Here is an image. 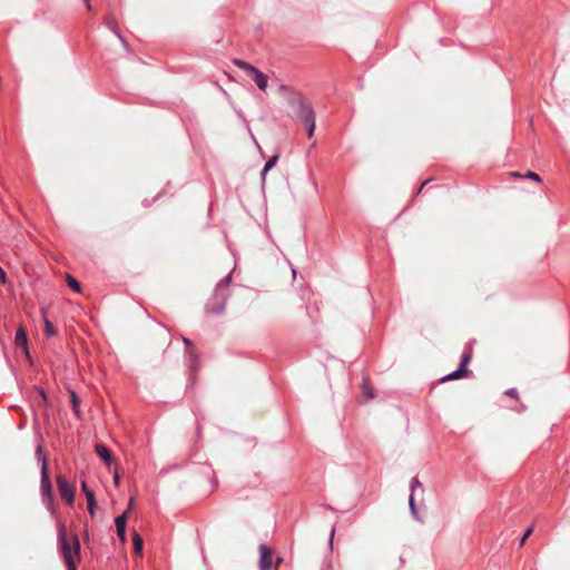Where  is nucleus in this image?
<instances>
[{
  "label": "nucleus",
  "mask_w": 570,
  "mask_h": 570,
  "mask_svg": "<svg viewBox=\"0 0 570 570\" xmlns=\"http://www.w3.org/2000/svg\"><path fill=\"white\" fill-rule=\"evenodd\" d=\"M58 541L67 570H77L80 561V541L76 534H68L63 523L58 524Z\"/></svg>",
  "instance_id": "nucleus-1"
},
{
  "label": "nucleus",
  "mask_w": 570,
  "mask_h": 570,
  "mask_svg": "<svg viewBox=\"0 0 570 570\" xmlns=\"http://www.w3.org/2000/svg\"><path fill=\"white\" fill-rule=\"evenodd\" d=\"M297 110L296 116L301 122L306 127L307 136L311 138L315 131V114L312 106L303 98L296 100Z\"/></svg>",
  "instance_id": "nucleus-2"
},
{
  "label": "nucleus",
  "mask_w": 570,
  "mask_h": 570,
  "mask_svg": "<svg viewBox=\"0 0 570 570\" xmlns=\"http://www.w3.org/2000/svg\"><path fill=\"white\" fill-rule=\"evenodd\" d=\"M234 63L242 70H244L249 77L250 79L257 85V87L265 91L266 88H267V76L265 73H263L261 70H258L256 67H254L253 65L244 61V60H240V59H235L234 60Z\"/></svg>",
  "instance_id": "nucleus-3"
},
{
  "label": "nucleus",
  "mask_w": 570,
  "mask_h": 570,
  "mask_svg": "<svg viewBox=\"0 0 570 570\" xmlns=\"http://www.w3.org/2000/svg\"><path fill=\"white\" fill-rule=\"evenodd\" d=\"M226 288L225 287H217L215 296L213 297V301L207 304L206 311L212 314H218L223 312L225 308L226 303Z\"/></svg>",
  "instance_id": "nucleus-4"
},
{
  "label": "nucleus",
  "mask_w": 570,
  "mask_h": 570,
  "mask_svg": "<svg viewBox=\"0 0 570 570\" xmlns=\"http://www.w3.org/2000/svg\"><path fill=\"white\" fill-rule=\"evenodd\" d=\"M41 492L42 495L47 498L49 502H51L52 487L49 479L47 458H43L41 462Z\"/></svg>",
  "instance_id": "nucleus-5"
},
{
  "label": "nucleus",
  "mask_w": 570,
  "mask_h": 570,
  "mask_svg": "<svg viewBox=\"0 0 570 570\" xmlns=\"http://www.w3.org/2000/svg\"><path fill=\"white\" fill-rule=\"evenodd\" d=\"M57 487L61 497L68 504H72L75 500V488L62 475H57Z\"/></svg>",
  "instance_id": "nucleus-6"
},
{
  "label": "nucleus",
  "mask_w": 570,
  "mask_h": 570,
  "mask_svg": "<svg viewBox=\"0 0 570 570\" xmlns=\"http://www.w3.org/2000/svg\"><path fill=\"white\" fill-rule=\"evenodd\" d=\"M272 567V553L271 550L264 546H259V569L269 570Z\"/></svg>",
  "instance_id": "nucleus-7"
},
{
  "label": "nucleus",
  "mask_w": 570,
  "mask_h": 570,
  "mask_svg": "<svg viewBox=\"0 0 570 570\" xmlns=\"http://www.w3.org/2000/svg\"><path fill=\"white\" fill-rule=\"evenodd\" d=\"M14 344L18 347L23 348L26 351V354L28 355V350H27L28 338H27V333H26V331H24V328L22 326H20L17 330V333H16V336H14Z\"/></svg>",
  "instance_id": "nucleus-8"
},
{
  "label": "nucleus",
  "mask_w": 570,
  "mask_h": 570,
  "mask_svg": "<svg viewBox=\"0 0 570 570\" xmlns=\"http://www.w3.org/2000/svg\"><path fill=\"white\" fill-rule=\"evenodd\" d=\"M96 453L97 455L107 464L110 465L112 462L111 453L110 451L102 444L96 445Z\"/></svg>",
  "instance_id": "nucleus-9"
},
{
  "label": "nucleus",
  "mask_w": 570,
  "mask_h": 570,
  "mask_svg": "<svg viewBox=\"0 0 570 570\" xmlns=\"http://www.w3.org/2000/svg\"><path fill=\"white\" fill-rule=\"evenodd\" d=\"M132 543H134V553H135V556L138 557V558H141V556H142V548H144V541H142V538L137 532H134Z\"/></svg>",
  "instance_id": "nucleus-10"
},
{
  "label": "nucleus",
  "mask_w": 570,
  "mask_h": 570,
  "mask_svg": "<svg viewBox=\"0 0 570 570\" xmlns=\"http://www.w3.org/2000/svg\"><path fill=\"white\" fill-rule=\"evenodd\" d=\"M278 156H273L264 166L262 171V181H265L266 174L276 165Z\"/></svg>",
  "instance_id": "nucleus-11"
},
{
  "label": "nucleus",
  "mask_w": 570,
  "mask_h": 570,
  "mask_svg": "<svg viewBox=\"0 0 570 570\" xmlns=\"http://www.w3.org/2000/svg\"><path fill=\"white\" fill-rule=\"evenodd\" d=\"M126 522H127V511H125L121 515H118L115 519V525L116 530H126Z\"/></svg>",
  "instance_id": "nucleus-12"
},
{
  "label": "nucleus",
  "mask_w": 570,
  "mask_h": 570,
  "mask_svg": "<svg viewBox=\"0 0 570 570\" xmlns=\"http://www.w3.org/2000/svg\"><path fill=\"white\" fill-rule=\"evenodd\" d=\"M362 394L365 397V400H370L374 397L373 391L366 380L363 381L362 384Z\"/></svg>",
  "instance_id": "nucleus-13"
},
{
  "label": "nucleus",
  "mask_w": 570,
  "mask_h": 570,
  "mask_svg": "<svg viewBox=\"0 0 570 570\" xmlns=\"http://www.w3.org/2000/svg\"><path fill=\"white\" fill-rule=\"evenodd\" d=\"M86 499H87L88 511L90 512V514H94L95 513V507H96V501H95L94 492H88L87 495H86Z\"/></svg>",
  "instance_id": "nucleus-14"
},
{
  "label": "nucleus",
  "mask_w": 570,
  "mask_h": 570,
  "mask_svg": "<svg viewBox=\"0 0 570 570\" xmlns=\"http://www.w3.org/2000/svg\"><path fill=\"white\" fill-rule=\"evenodd\" d=\"M466 372V370H463L459 366V368L451 374L446 375L443 381H451V380H458L462 377V375Z\"/></svg>",
  "instance_id": "nucleus-15"
},
{
  "label": "nucleus",
  "mask_w": 570,
  "mask_h": 570,
  "mask_svg": "<svg viewBox=\"0 0 570 570\" xmlns=\"http://www.w3.org/2000/svg\"><path fill=\"white\" fill-rule=\"evenodd\" d=\"M45 334L48 337L53 336L56 334L53 324L47 318L45 320Z\"/></svg>",
  "instance_id": "nucleus-16"
},
{
  "label": "nucleus",
  "mask_w": 570,
  "mask_h": 570,
  "mask_svg": "<svg viewBox=\"0 0 570 570\" xmlns=\"http://www.w3.org/2000/svg\"><path fill=\"white\" fill-rule=\"evenodd\" d=\"M67 283H68V286L70 288H72L73 291L76 292H79L80 291V285L79 283L77 282V279H75L72 276L68 275L67 277Z\"/></svg>",
  "instance_id": "nucleus-17"
},
{
  "label": "nucleus",
  "mask_w": 570,
  "mask_h": 570,
  "mask_svg": "<svg viewBox=\"0 0 570 570\" xmlns=\"http://www.w3.org/2000/svg\"><path fill=\"white\" fill-rule=\"evenodd\" d=\"M409 505H410V510H411L412 515L415 519H419L417 518V511H416V508H415V504H414V495L413 494H411L410 498H409Z\"/></svg>",
  "instance_id": "nucleus-18"
},
{
  "label": "nucleus",
  "mask_w": 570,
  "mask_h": 570,
  "mask_svg": "<svg viewBox=\"0 0 570 570\" xmlns=\"http://www.w3.org/2000/svg\"><path fill=\"white\" fill-rule=\"evenodd\" d=\"M107 23H108V26H109V27L115 31V33H116V35H117V37L121 40V42L126 46L127 43H126L125 39L122 38V36L119 33V31H118V29H117L116 24L114 23V21L109 19V20L107 21Z\"/></svg>",
  "instance_id": "nucleus-19"
},
{
  "label": "nucleus",
  "mask_w": 570,
  "mask_h": 570,
  "mask_svg": "<svg viewBox=\"0 0 570 570\" xmlns=\"http://www.w3.org/2000/svg\"><path fill=\"white\" fill-rule=\"evenodd\" d=\"M422 484L421 482L419 481V479L415 476L411 480V483H410V489H411V494L414 495V491L416 488H421Z\"/></svg>",
  "instance_id": "nucleus-20"
},
{
  "label": "nucleus",
  "mask_w": 570,
  "mask_h": 570,
  "mask_svg": "<svg viewBox=\"0 0 570 570\" xmlns=\"http://www.w3.org/2000/svg\"><path fill=\"white\" fill-rule=\"evenodd\" d=\"M471 360V354L470 353H464L462 355V360H461V363H460V367L465 370V366L468 365V363L470 362Z\"/></svg>",
  "instance_id": "nucleus-21"
},
{
  "label": "nucleus",
  "mask_w": 570,
  "mask_h": 570,
  "mask_svg": "<svg viewBox=\"0 0 570 570\" xmlns=\"http://www.w3.org/2000/svg\"><path fill=\"white\" fill-rule=\"evenodd\" d=\"M532 531H533V527H530V528L527 529V531L524 532L523 537L520 540V546L524 544L525 540L530 537Z\"/></svg>",
  "instance_id": "nucleus-22"
},
{
  "label": "nucleus",
  "mask_w": 570,
  "mask_h": 570,
  "mask_svg": "<svg viewBox=\"0 0 570 570\" xmlns=\"http://www.w3.org/2000/svg\"><path fill=\"white\" fill-rule=\"evenodd\" d=\"M527 178H530L534 181H541V178L538 174L533 173V171H529L527 175H525Z\"/></svg>",
  "instance_id": "nucleus-23"
},
{
  "label": "nucleus",
  "mask_w": 570,
  "mask_h": 570,
  "mask_svg": "<svg viewBox=\"0 0 570 570\" xmlns=\"http://www.w3.org/2000/svg\"><path fill=\"white\" fill-rule=\"evenodd\" d=\"M117 535L120 539L121 542L126 541V530H117Z\"/></svg>",
  "instance_id": "nucleus-24"
},
{
  "label": "nucleus",
  "mask_w": 570,
  "mask_h": 570,
  "mask_svg": "<svg viewBox=\"0 0 570 570\" xmlns=\"http://www.w3.org/2000/svg\"><path fill=\"white\" fill-rule=\"evenodd\" d=\"M0 281L6 284L7 283V275L2 267H0Z\"/></svg>",
  "instance_id": "nucleus-25"
},
{
  "label": "nucleus",
  "mask_w": 570,
  "mask_h": 570,
  "mask_svg": "<svg viewBox=\"0 0 570 570\" xmlns=\"http://www.w3.org/2000/svg\"><path fill=\"white\" fill-rule=\"evenodd\" d=\"M188 355H189V358H190V361H191L193 363H194V362H196V357H197V356H196V353H195V351H194V350H189V351H188Z\"/></svg>",
  "instance_id": "nucleus-26"
},
{
  "label": "nucleus",
  "mask_w": 570,
  "mask_h": 570,
  "mask_svg": "<svg viewBox=\"0 0 570 570\" xmlns=\"http://www.w3.org/2000/svg\"><path fill=\"white\" fill-rule=\"evenodd\" d=\"M508 395L512 396V397H517L518 396V392L515 389H510L505 392Z\"/></svg>",
  "instance_id": "nucleus-27"
},
{
  "label": "nucleus",
  "mask_w": 570,
  "mask_h": 570,
  "mask_svg": "<svg viewBox=\"0 0 570 570\" xmlns=\"http://www.w3.org/2000/svg\"><path fill=\"white\" fill-rule=\"evenodd\" d=\"M36 454H37L39 458H41V460H42L43 458H46V455H42V448H41V445H39V446L37 448Z\"/></svg>",
  "instance_id": "nucleus-28"
},
{
  "label": "nucleus",
  "mask_w": 570,
  "mask_h": 570,
  "mask_svg": "<svg viewBox=\"0 0 570 570\" xmlns=\"http://www.w3.org/2000/svg\"><path fill=\"white\" fill-rule=\"evenodd\" d=\"M81 490H82V492L85 493V495H87V493H88V492H91V491L88 489V487H87L86 482H82V483H81Z\"/></svg>",
  "instance_id": "nucleus-29"
},
{
  "label": "nucleus",
  "mask_w": 570,
  "mask_h": 570,
  "mask_svg": "<svg viewBox=\"0 0 570 570\" xmlns=\"http://www.w3.org/2000/svg\"><path fill=\"white\" fill-rule=\"evenodd\" d=\"M334 533H335V529L333 528L331 530V534H330V544H332V542H333Z\"/></svg>",
  "instance_id": "nucleus-30"
},
{
  "label": "nucleus",
  "mask_w": 570,
  "mask_h": 570,
  "mask_svg": "<svg viewBox=\"0 0 570 570\" xmlns=\"http://www.w3.org/2000/svg\"><path fill=\"white\" fill-rule=\"evenodd\" d=\"M87 9L90 11L91 10V4H90V0H83Z\"/></svg>",
  "instance_id": "nucleus-31"
},
{
  "label": "nucleus",
  "mask_w": 570,
  "mask_h": 570,
  "mask_svg": "<svg viewBox=\"0 0 570 570\" xmlns=\"http://www.w3.org/2000/svg\"><path fill=\"white\" fill-rule=\"evenodd\" d=\"M428 184H429V180H425V181L421 185V187H420V190H419V191H422V189H423Z\"/></svg>",
  "instance_id": "nucleus-32"
},
{
  "label": "nucleus",
  "mask_w": 570,
  "mask_h": 570,
  "mask_svg": "<svg viewBox=\"0 0 570 570\" xmlns=\"http://www.w3.org/2000/svg\"><path fill=\"white\" fill-rule=\"evenodd\" d=\"M184 343H185L186 346H190L191 345V342L188 338H184Z\"/></svg>",
  "instance_id": "nucleus-33"
},
{
  "label": "nucleus",
  "mask_w": 570,
  "mask_h": 570,
  "mask_svg": "<svg viewBox=\"0 0 570 570\" xmlns=\"http://www.w3.org/2000/svg\"><path fill=\"white\" fill-rule=\"evenodd\" d=\"M132 504H134V499L131 498L130 501H129V507H128L127 512L132 508Z\"/></svg>",
  "instance_id": "nucleus-34"
},
{
  "label": "nucleus",
  "mask_w": 570,
  "mask_h": 570,
  "mask_svg": "<svg viewBox=\"0 0 570 570\" xmlns=\"http://www.w3.org/2000/svg\"><path fill=\"white\" fill-rule=\"evenodd\" d=\"M114 480H115V483H116V484H118V483H119V476H118V474H116V475H115V479H114Z\"/></svg>",
  "instance_id": "nucleus-35"
},
{
  "label": "nucleus",
  "mask_w": 570,
  "mask_h": 570,
  "mask_svg": "<svg viewBox=\"0 0 570 570\" xmlns=\"http://www.w3.org/2000/svg\"><path fill=\"white\" fill-rule=\"evenodd\" d=\"M71 396H72L73 403L77 402L76 394L73 392L71 393Z\"/></svg>",
  "instance_id": "nucleus-36"
},
{
  "label": "nucleus",
  "mask_w": 570,
  "mask_h": 570,
  "mask_svg": "<svg viewBox=\"0 0 570 570\" xmlns=\"http://www.w3.org/2000/svg\"><path fill=\"white\" fill-rule=\"evenodd\" d=\"M71 396H72L73 403L77 402L76 394L73 392L71 393Z\"/></svg>",
  "instance_id": "nucleus-37"
}]
</instances>
